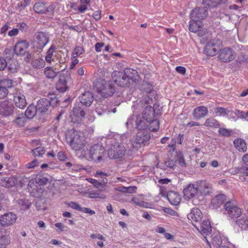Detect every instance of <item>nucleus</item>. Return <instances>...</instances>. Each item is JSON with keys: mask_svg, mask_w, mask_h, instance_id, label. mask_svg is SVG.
I'll use <instances>...</instances> for the list:
<instances>
[{"mask_svg": "<svg viewBox=\"0 0 248 248\" xmlns=\"http://www.w3.org/2000/svg\"><path fill=\"white\" fill-rule=\"evenodd\" d=\"M17 203L19 206L20 207L22 210H26L28 209L30 206L28 200L25 199H20L17 201Z\"/></svg>", "mask_w": 248, "mask_h": 248, "instance_id": "37998d69", "label": "nucleus"}, {"mask_svg": "<svg viewBox=\"0 0 248 248\" xmlns=\"http://www.w3.org/2000/svg\"><path fill=\"white\" fill-rule=\"evenodd\" d=\"M68 206L73 209L80 211L81 209L80 206L76 202H71L68 203Z\"/></svg>", "mask_w": 248, "mask_h": 248, "instance_id": "052dcab7", "label": "nucleus"}, {"mask_svg": "<svg viewBox=\"0 0 248 248\" xmlns=\"http://www.w3.org/2000/svg\"><path fill=\"white\" fill-rule=\"evenodd\" d=\"M93 89L104 97L112 96L115 92V88L110 81L98 80L93 83Z\"/></svg>", "mask_w": 248, "mask_h": 248, "instance_id": "f03ea898", "label": "nucleus"}, {"mask_svg": "<svg viewBox=\"0 0 248 248\" xmlns=\"http://www.w3.org/2000/svg\"><path fill=\"white\" fill-rule=\"evenodd\" d=\"M200 232L202 235H207L211 231V226L208 220H204L200 226Z\"/></svg>", "mask_w": 248, "mask_h": 248, "instance_id": "c756f323", "label": "nucleus"}, {"mask_svg": "<svg viewBox=\"0 0 248 248\" xmlns=\"http://www.w3.org/2000/svg\"><path fill=\"white\" fill-rule=\"evenodd\" d=\"M15 51L14 48L11 47L5 49L3 55L5 58L8 60H11L13 58Z\"/></svg>", "mask_w": 248, "mask_h": 248, "instance_id": "a19ab883", "label": "nucleus"}, {"mask_svg": "<svg viewBox=\"0 0 248 248\" xmlns=\"http://www.w3.org/2000/svg\"><path fill=\"white\" fill-rule=\"evenodd\" d=\"M31 65L35 68L40 69L45 66V61L42 58L36 59L32 61Z\"/></svg>", "mask_w": 248, "mask_h": 248, "instance_id": "f704fd0d", "label": "nucleus"}, {"mask_svg": "<svg viewBox=\"0 0 248 248\" xmlns=\"http://www.w3.org/2000/svg\"><path fill=\"white\" fill-rule=\"evenodd\" d=\"M191 20L189 21V30L193 32H196L200 30L202 26V22L200 20H194L193 18H190Z\"/></svg>", "mask_w": 248, "mask_h": 248, "instance_id": "bb28decb", "label": "nucleus"}, {"mask_svg": "<svg viewBox=\"0 0 248 248\" xmlns=\"http://www.w3.org/2000/svg\"><path fill=\"white\" fill-rule=\"evenodd\" d=\"M36 107L38 113H44L46 112L50 108V103L48 99L43 98L38 101Z\"/></svg>", "mask_w": 248, "mask_h": 248, "instance_id": "4be33fe9", "label": "nucleus"}, {"mask_svg": "<svg viewBox=\"0 0 248 248\" xmlns=\"http://www.w3.org/2000/svg\"><path fill=\"white\" fill-rule=\"evenodd\" d=\"M111 148L108 151V155L111 159H116L123 157L125 153V149L124 145L118 142L111 144Z\"/></svg>", "mask_w": 248, "mask_h": 248, "instance_id": "423d86ee", "label": "nucleus"}, {"mask_svg": "<svg viewBox=\"0 0 248 248\" xmlns=\"http://www.w3.org/2000/svg\"><path fill=\"white\" fill-rule=\"evenodd\" d=\"M237 172H239L241 174H244L247 176H248V167H241L237 169Z\"/></svg>", "mask_w": 248, "mask_h": 248, "instance_id": "13d9d810", "label": "nucleus"}, {"mask_svg": "<svg viewBox=\"0 0 248 248\" xmlns=\"http://www.w3.org/2000/svg\"><path fill=\"white\" fill-rule=\"evenodd\" d=\"M183 193L185 199L189 200L196 197L199 193L196 184H189L184 189Z\"/></svg>", "mask_w": 248, "mask_h": 248, "instance_id": "2eb2a0df", "label": "nucleus"}, {"mask_svg": "<svg viewBox=\"0 0 248 248\" xmlns=\"http://www.w3.org/2000/svg\"><path fill=\"white\" fill-rule=\"evenodd\" d=\"M204 125L211 127H218L220 126L219 123L212 117L208 118L204 123Z\"/></svg>", "mask_w": 248, "mask_h": 248, "instance_id": "c9c22d12", "label": "nucleus"}, {"mask_svg": "<svg viewBox=\"0 0 248 248\" xmlns=\"http://www.w3.org/2000/svg\"><path fill=\"white\" fill-rule=\"evenodd\" d=\"M14 62V65L12 64H9L8 65V69L11 72H15L16 71V67L17 65V62L16 61H13Z\"/></svg>", "mask_w": 248, "mask_h": 248, "instance_id": "e2e57ef3", "label": "nucleus"}, {"mask_svg": "<svg viewBox=\"0 0 248 248\" xmlns=\"http://www.w3.org/2000/svg\"><path fill=\"white\" fill-rule=\"evenodd\" d=\"M236 223L239 227L243 229L248 225V220L245 219V217L241 218L236 221Z\"/></svg>", "mask_w": 248, "mask_h": 248, "instance_id": "49530a36", "label": "nucleus"}, {"mask_svg": "<svg viewBox=\"0 0 248 248\" xmlns=\"http://www.w3.org/2000/svg\"><path fill=\"white\" fill-rule=\"evenodd\" d=\"M28 47V43L26 40L18 42L14 48L15 53L17 55H23L26 53Z\"/></svg>", "mask_w": 248, "mask_h": 248, "instance_id": "412c9836", "label": "nucleus"}, {"mask_svg": "<svg viewBox=\"0 0 248 248\" xmlns=\"http://www.w3.org/2000/svg\"><path fill=\"white\" fill-rule=\"evenodd\" d=\"M218 58L222 62H230L235 58V53L232 49L229 47H225L220 49Z\"/></svg>", "mask_w": 248, "mask_h": 248, "instance_id": "ddd939ff", "label": "nucleus"}, {"mask_svg": "<svg viewBox=\"0 0 248 248\" xmlns=\"http://www.w3.org/2000/svg\"><path fill=\"white\" fill-rule=\"evenodd\" d=\"M81 134V133L80 131L73 130L66 135L67 142L72 149L75 151H79L83 147L84 139Z\"/></svg>", "mask_w": 248, "mask_h": 248, "instance_id": "7ed1b4c3", "label": "nucleus"}, {"mask_svg": "<svg viewBox=\"0 0 248 248\" xmlns=\"http://www.w3.org/2000/svg\"><path fill=\"white\" fill-rule=\"evenodd\" d=\"M36 112H38L36 107L30 105L26 109L24 115L27 118L31 119L36 115Z\"/></svg>", "mask_w": 248, "mask_h": 248, "instance_id": "72a5a7b5", "label": "nucleus"}, {"mask_svg": "<svg viewBox=\"0 0 248 248\" xmlns=\"http://www.w3.org/2000/svg\"><path fill=\"white\" fill-rule=\"evenodd\" d=\"M235 148L241 152H246L247 151V146L246 141L241 139H236L233 141Z\"/></svg>", "mask_w": 248, "mask_h": 248, "instance_id": "cd10ccee", "label": "nucleus"}, {"mask_svg": "<svg viewBox=\"0 0 248 248\" xmlns=\"http://www.w3.org/2000/svg\"><path fill=\"white\" fill-rule=\"evenodd\" d=\"M155 115V108L151 106H146L143 110L142 116L138 115L136 120V128L139 131L146 130L148 124Z\"/></svg>", "mask_w": 248, "mask_h": 248, "instance_id": "f257e3e1", "label": "nucleus"}, {"mask_svg": "<svg viewBox=\"0 0 248 248\" xmlns=\"http://www.w3.org/2000/svg\"><path fill=\"white\" fill-rule=\"evenodd\" d=\"M34 38L37 48L41 50L49 41V35L47 32L37 31L34 34Z\"/></svg>", "mask_w": 248, "mask_h": 248, "instance_id": "6e6552de", "label": "nucleus"}, {"mask_svg": "<svg viewBox=\"0 0 248 248\" xmlns=\"http://www.w3.org/2000/svg\"><path fill=\"white\" fill-rule=\"evenodd\" d=\"M56 49V47L54 45H52L49 49L47 50L46 52V55L45 57V60L46 62L50 63L51 61H53V59H52V56L53 55V53Z\"/></svg>", "mask_w": 248, "mask_h": 248, "instance_id": "e433bc0d", "label": "nucleus"}, {"mask_svg": "<svg viewBox=\"0 0 248 248\" xmlns=\"http://www.w3.org/2000/svg\"><path fill=\"white\" fill-rule=\"evenodd\" d=\"M218 132L220 136L228 137L230 136L232 130L226 128H220L218 129Z\"/></svg>", "mask_w": 248, "mask_h": 248, "instance_id": "de8ad7c7", "label": "nucleus"}, {"mask_svg": "<svg viewBox=\"0 0 248 248\" xmlns=\"http://www.w3.org/2000/svg\"><path fill=\"white\" fill-rule=\"evenodd\" d=\"M27 117L24 114H21L19 115L14 120V122L19 126H23L25 125L27 121Z\"/></svg>", "mask_w": 248, "mask_h": 248, "instance_id": "58836bf2", "label": "nucleus"}, {"mask_svg": "<svg viewBox=\"0 0 248 248\" xmlns=\"http://www.w3.org/2000/svg\"><path fill=\"white\" fill-rule=\"evenodd\" d=\"M7 66V62L2 57H0V70H4Z\"/></svg>", "mask_w": 248, "mask_h": 248, "instance_id": "680f3d73", "label": "nucleus"}, {"mask_svg": "<svg viewBox=\"0 0 248 248\" xmlns=\"http://www.w3.org/2000/svg\"><path fill=\"white\" fill-rule=\"evenodd\" d=\"M9 242L10 237L8 235H2L0 236V248H5Z\"/></svg>", "mask_w": 248, "mask_h": 248, "instance_id": "79ce46f5", "label": "nucleus"}, {"mask_svg": "<svg viewBox=\"0 0 248 248\" xmlns=\"http://www.w3.org/2000/svg\"><path fill=\"white\" fill-rule=\"evenodd\" d=\"M208 112V110L206 107L201 106L194 108L192 114L195 119L199 120L206 116Z\"/></svg>", "mask_w": 248, "mask_h": 248, "instance_id": "b1692460", "label": "nucleus"}, {"mask_svg": "<svg viewBox=\"0 0 248 248\" xmlns=\"http://www.w3.org/2000/svg\"><path fill=\"white\" fill-rule=\"evenodd\" d=\"M150 136L147 130L138 131L135 137V143L139 145L148 144Z\"/></svg>", "mask_w": 248, "mask_h": 248, "instance_id": "dca6fc26", "label": "nucleus"}, {"mask_svg": "<svg viewBox=\"0 0 248 248\" xmlns=\"http://www.w3.org/2000/svg\"><path fill=\"white\" fill-rule=\"evenodd\" d=\"M84 52V49L81 46L76 47L73 52L72 55L74 57L78 56Z\"/></svg>", "mask_w": 248, "mask_h": 248, "instance_id": "8fccbe9b", "label": "nucleus"}, {"mask_svg": "<svg viewBox=\"0 0 248 248\" xmlns=\"http://www.w3.org/2000/svg\"><path fill=\"white\" fill-rule=\"evenodd\" d=\"M8 93V91L6 87L2 86L0 83V99L6 97Z\"/></svg>", "mask_w": 248, "mask_h": 248, "instance_id": "864d4df0", "label": "nucleus"}, {"mask_svg": "<svg viewBox=\"0 0 248 248\" xmlns=\"http://www.w3.org/2000/svg\"><path fill=\"white\" fill-rule=\"evenodd\" d=\"M16 214L8 212L0 216V224L3 227H9L13 225L17 220Z\"/></svg>", "mask_w": 248, "mask_h": 248, "instance_id": "9d476101", "label": "nucleus"}, {"mask_svg": "<svg viewBox=\"0 0 248 248\" xmlns=\"http://www.w3.org/2000/svg\"><path fill=\"white\" fill-rule=\"evenodd\" d=\"M176 157V161L181 167H183L186 166V163L185 160L184 156L181 152H179L177 154Z\"/></svg>", "mask_w": 248, "mask_h": 248, "instance_id": "c03bdc74", "label": "nucleus"}, {"mask_svg": "<svg viewBox=\"0 0 248 248\" xmlns=\"http://www.w3.org/2000/svg\"><path fill=\"white\" fill-rule=\"evenodd\" d=\"M167 197L170 202L174 205L177 204L179 202L180 198L179 196L175 193H171L167 195Z\"/></svg>", "mask_w": 248, "mask_h": 248, "instance_id": "ea45409f", "label": "nucleus"}, {"mask_svg": "<svg viewBox=\"0 0 248 248\" xmlns=\"http://www.w3.org/2000/svg\"><path fill=\"white\" fill-rule=\"evenodd\" d=\"M57 157L60 161H64L67 159L66 154L63 152H59L57 154Z\"/></svg>", "mask_w": 248, "mask_h": 248, "instance_id": "0e129e2a", "label": "nucleus"}, {"mask_svg": "<svg viewBox=\"0 0 248 248\" xmlns=\"http://www.w3.org/2000/svg\"><path fill=\"white\" fill-rule=\"evenodd\" d=\"M211 242L213 245L217 248H219L222 246V239L221 237L218 232H215L213 233L211 236Z\"/></svg>", "mask_w": 248, "mask_h": 248, "instance_id": "2f4dec72", "label": "nucleus"}, {"mask_svg": "<svg viewBox=\"0 0 248 248\" xmlns=\"http://www.w3.org/2000/svg\"><path fill=\"white\" fill-rule=\"evenodd\" d=\"M236 116L238 117H242L243 118H246V113L243 111H241L239 109H236L234 112Z\"/></svg>", "mask_w": 248, "mask_h": 248, "instance_id": "338daca9", "label": "nucleus"}, {"mask_svg": "<svg viewBox=\"0 0 248 248\" xmlns=\"http://www.w3.org/2000/svg\"><path fill=\"white\" fill-rule=\"evenodd\" d=\"M227 199L226 196L223 194H220L214 197L211 202L210 206L214 209H217L220 208L223 204H225Z\"/></svg>", "mask_w": 248, "mask_h": 248, "instance_id": "a211bd4d", "label": "nucleus"}, {"mask_svg": "<svg viewBox=\"0 0 248 248\" xmlns=\"http://www.w3.org/2000/svg\"><path fill=\"white\" fill-rule=\"evenodd\" d=\"M198 192L202 196H206L210 195L213 192L212 185L205 180L199 181L196 182Z\"/></svg>", "mask_w": 248, "mask_h": 248, "instance_id": "f8f14e48", "label": "nucleus"}, {"mask_svg": "<svg viewBox=\"0 0 248 248\" xmlns=\"http://www.w3.org/2000/svg\"><path fill=\"white\" fill-rule=\"evenodd\" d=\"M88 197L91 199H105L106 198V196L101 193V190H97L96 191H89L88 193Z\"/></svg>", "mask_w": 248, "mask_h": 248, "instance_id": "4c0bfd02", "label": "nucleus"}, {"mask_svg": "<svg viewBox=\"0 0 248 248\" xmlns=\"http://www.w3.org/2000/svg\"><path fill=\"white\" fill-rule=\"evenodd\" d=\"M38 163L37 159H34L32 161L26 164L25 166L26 168L30 169L34 168L35 167L38 166Z\"/></svg>", "mask_w": 248, "mask_h": 248, "instance_id": "6e6d98bb", "label": "nucleus"}, {"mask_svg": "<svg viewBox=\"0 0 248 248\" xmlns=\"http://www.w3.org/2000/svg\"><path fill=\"white\" fill-rule=\"evenodd\" d=\"M17 27L22 31H26L28 29L27 25L24 22H20L18 24Z\"/></svg>", "mask_w": 248, "mask_h": 248, "instance_id": "774afa93", "label": "nucleus"}, {"mask_svg": "<svg viewBox=\"0 0 248 248\" xmlns=\"http://www.w3.org/2000/svg\"><path fill=\"white\" fill-rule=\"evenodd\" d=\"M59 73V70L56 68L53 69L51 67H46L45 69L44 73L45 76L48 78H54Z\"/></svg>", "mask_w": 248, "mask_h": 248, "instance_id": "473e14b6", "label": "nucleus"}, {"mask_svg": "<svg viewBox=\"0 0 248 248\" xmlns=\"http://www.w3.org/2000/svg\"><path fill=\"white\" fill-rule=\"evenodd\" d=\"M202 217V214L201 210L197 208H194L191 212L187 215V218L190 220L194 226L199 230V229L194 224V223L199 222Z\"/></svg>", "mask_w": 248, "mask_h": 248, "instance_id": "f3484780", "label": "nucleus"}, {"mask_svg": "<svg viewBox=\"0 0 248 248\" xmlns=\"http://www.w3.org/2000/svg\"><path fill=\"white\" fill-rule=\"evenodd\" d=\"M30 0H23L18 4V7L20 8L21 10L24 9L30 4Z\"/></svg>", "mask_w": 248, "mask_h": 248, "instance_id": "bf43d9fd", "label": "nucleus"}, {"mask_svg": "<svg viewBox=\"0 0 248 248\" xmlns=\"http://www.w3.org/2000/svg\"><path fill=\"white\" fill-rule=\"evenodd\" d=\"M14 100L16 107L23 109L26 106V100L24 95L18 91L15 92L14 93Z\"/></svg>", "mask_w": 248, "mask_h": 248, "instance_id": "6ab92c4d", "label": "nucleus"}, {"mask_svg": "<svg viewBox=\"0 0 248 248\" xmlns=\"http://www.w3.org/2000/svg\"><path fill=\"white\" fill-rule=\"evenodd\" d=\"M15 107L12 102L5 100L0 102V115L7 117L14 114Z\"/></svg>", "mask_w": 248, "mask_h": 248, "instance_id": "9b49d317", "label": "nucleus"}, {"mask_svg": "<svg viewBox=\"0 0 248 248\" xmlns=\"http://www.w3.org/2000/svg\"><path fill=\"white\" fill-rule=\"evenodd\" d=\"M73 114L74 116L77 119V121L79 122L83 120L84 118L86 111L85 109L82 108L79 104L75 105L73 109Z\"/></svg>", "mask_w": 248, "mask_h": 248, "instance_id": "393cba45", "label": "nucleus"}, {"mask_svg": "<svg viewBox=\"0 0 248 248\" xmlns=\"http://www.w3.org/2000/svg\"><path fill=\"white\" fill-rule=\"evenodd\" d=\"M80 211L83 212L85 213H88L90 215H92L95 214L94 211L91 210L90 208L86 207H81L80 210Z\"/></svg>", "mask_w": 248, "mask_h": 248, "instance_id": "69168bd1", "label": "nucleus"}, {"mask_svg": "<svg viewBox=\"0 0 248 248\" xmlns=\"http://www.w3.org/2000/svg\"><path fill=\"white\" fill-rule=\"evenodd\" d=\"M222 211L224 214L231 219L238 218L241 215V209L237 206L235 201H229L224 205Z\"/></svg>", "mask_w": 248, "mask_h": 248, "instance_id": "20e7f679", "label": "nucleus"}, {"mask_svg": "<svg viewBox=\"0 0 248 248\" xmlns=\"http://www.w3.org/2000/svg\"><path fill=\"white\" fill-rule=\"evenodd\" d=\"M79 99L81 104L86 107H89L92 104L94 97L90 92H85L79 96Z\"/></svg>", "mask_w": 248, "mask_h": 248, "instance_id": "5701e85b", "label": "nucleus"}, {"mask_svg": "<svg viewBox=\"0 0 248 248\" xmlns=\"http://www.w3.org/2000/svg\"><path fill=\"white\" fill-rule=\"evenodd\" d=\"M175 161L173 160H168L165 162V165L166 168L174 169L176 166Z\"/></svg>", "mask_w": 248, "mask_h": 248, "instance_id": "5fc2aeb1", "label": "nucleus"}, {"mask_svg": "<svg viewBox=\"0 0 248 248\" xmlns=\"http://www.w3.org/2000/svg\"><path fill=\"white\" fill-rule=\"evenodd\" d=\"M32 153L35 156H41L45 153V150L43 147H39L33 150H32Z\"/></svg>", "mask_w": 248, "mask_h": 248, "instance_id": "a18cd8bd", "label": "nucleus"}, {"mask_svg": "<svg viewBox=\"0 0 248 248\" xmlns=\"http://www.w3.org/2000/svg\"><path fill=\"white\" fill-rule=\"evenodd\" d=\"M108 176V175L105 172H103L100 171H97L95 174V176L96 177H100L101 178H102L101 182L100 183L97 180L93 179H91V180L90 182L92 184H93L94 186L95 187L98 188L99 186H101L102 183L104 185L107 183L108 179L107 178V177Z\"/></svg>", "mask_w": 248, "mask_h": 248, "instance_id": "a878e982", "label": "nucleus"}, {"mask_svg": "<svg viewBox=\"0 0 248 248\" xmlns=\"http://www.w3.org/2000/svg\"><path fill=\"white\" fill-rule=\"evenodd\" d=\"M33 9L34 11L37 14H46V3L41 1L37 2L34 4Z\"/></svg>", "mask_w": 248, "mask_h": 248, "instance_id": "7c9ffc66", "label": "nucleus"}, {"mask_svg": "<svg viewBox=\"0 0 248 248\" xmlns=\"http://www.w3.org/2000/svg\"><path fill=\"white\" fill-rule=\"evenodd\" d=\"M70 78L68 76H62L60 77L56 85V89L60 92L64 93L69 89L68 83Z\"/></svg>", "mask_w": 248, "mask_h": 248, "instance_id": "aec40b11", "label": "nucleus"}, {"mask_svg": "<svg viewBox=\"0 0 248 248\" xmlns=\"http://www.w3.org/2000/svg\"><path fill=\"white\" fill-rule=\"evenodd\" d=\"M2 86L7 88H10L12 86V81L11 80L9 79H4L1 80L0 83Z\"/></svg>", "mask_w": 248, "mask_h": 248, "instance_id": "4d7b16f0", "label": "nucleus"}, {"mask_svg": "<svg viewBox=\"0 0 248 248\" xmlns=\"http://www.w3.org/2000/svg\"><path fill=\"white\" fill-rule=\"evenodd\" d=\"M113 81L119 86L124 87L129 84L131 78L127 76L126 73L120 71H114L112 74Z\"/></svg>", "mask_w": 248, "mask_h": 248, "instance_id": "39448f33", "label": "nucleus"}, {"mask_svg": "<svg viewBox=\"0 0 248 248\" xmlns=\"http://www.w3.org/2000/svg\"><path fill=\"white\" fill-rule=\"evenodd\" d=\"M190 18H193L194 20H200L202 21L208 15L207 9L205 7H196L190 13Z\"/></svg>", "mask_w": 248, "mask_h": 248, "instance_id": "4468645a", "label": "nucleus"}, {"mask_svg": "<svg viewBox=\"0 0 248 248\" xmlns=\"http://www.w3.org/2000/svg\"><path fill=\"white\" fill-rule=\"evenodd\" d=\"M215 112L217 115L222 116L227 114V110L222 107H217L215 108Z\"/></svg>", "mask_w": 248, "mask_h": 248, "instance_id": "3c124183", "label": "nucleus"}, {"mask_svg": "<svg viewBox=\"0 0 248 248\" xmlns=\"http://www.w3.org/2000/svg\"><path fill=\"white\" fill-rule=\"evenodd\" d=\"M37 183L40 185H44L47 183L48 179L46 177L39 176L36 179Z\"/></svg>", "mask_w": 248, "mask_h": 248, "instance_id": "603ef678", "label": "nucleus"}, {"mask_svg": "<svg viewBox=\"0 0 248 248\" xmlns=\"http://www.w3.org/2000/svg\"><path fill=\"white\" fill-rule=\"evenodd\" d=\"M221 42L218 39H214L208 42L205 46L204 53L207 56H215L218 50H220V46Z\"/></svg>", "mask_w": 248, "mask_h": 248, "instance_id": "0eeeda50", "label": "nucleus"}, {"mask_svg": "<svg viewBox=\"0 0 248 248\" xmlns=\"http://www.w3.org/2000/svg\"><path fill=\"white\" fill-rule=\"evenodd\" d=\"M159 114V112H155V115L153 118H151V121L149 122L148 124V128L151 131H156L159 127V121L155 118L156 115Z\"/></svg>", "mask_w": 248, "mask_h": 248, "instance_id": "c85d7f7f", "label": "nucleus"}, {"mask_svg": "<svg viewBox=\"0 0 248 248\" xmlns=\"http://www.w3.org/2000/svg\"><path fill=\"white\" fill-rule=\"evenodd\" d=\"M207 2V4L211 7H216L218 4L225 2L226 0H206Z\"/></svg>", "mask_w": 248, "mask_h": 248, "instance_id": "09e8293b", "label": "nucleus"}, {"mask_svg": "<svg viewBox=\"0 0 248 248\" xmlns=\"http://www.w3.org/2000/svg\"><path fill=\"white\" fill-rule=\"evenodd\" d=\"M105 149L101 144H94L90 150L91 158L95 161H100L104 156Z\"/></svg>", "mask_w": 248, "mask_h": 248, "instance_id": "1a4fd4ad", "label": "nucleus"}]
</instances>
